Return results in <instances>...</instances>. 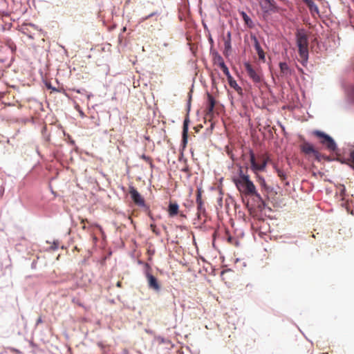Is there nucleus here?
<instances>
[{
    "mask_svg": "<svg viewBox=\"0 0 354 354\" xmlns=\"http://www.w3.org/2000/svg\"><path fill=\"white\" fill-rule=\"evenodd\" d=\"M299 55L301 59L300 63L306 66L308 60V36L305 29H298L295 33Z\"/></svg>",
    "mask_w": 354,
    "mask_h": 354,
    "instance_id": "f257e3e1",
    "label": "nucleus"
},
{
    "mask_svg": "<svg viewBox=\"0 0 354 354\" xmlns=\"http://www.w3.org/2000/svg\"><path fill=\"white\" fill-rule=\"evenodd\" d=\"M313 134L321 139L320 142L326 147V148L330 151H336L337 150V145L335 140L328 134L319 130H315Z\"/></svg>",
    "mask_w": 354,
    "mask_h": 354,
    "instance_id": "f03ea898",
    "label": "nucleus"
},
{
    "mask_svg": "<svg viewBox=\"0 0 354 354\" xmlns=\"http://www.w3.org/2000/svg\"><path fill=\"white\" fill-rule=\"evenodd\" d=\"M151 268L148 263H144V274L147 281L148 288L156 292H160L161 286L157 278L151 273Z\"/></svg>",
    "mask_w": 354,
    "mask_h": 354,
    "instance_id": "7ed1b4c3",
    "label": "nucleus"
},
{
    "mask_svg": "<svg viewBox=\"0 0 354 354\" xmlns=\"http://www.w3.org/2000/svg\"><path fill=\"white\" fill-rule=\"evenodd\" d=\"M244 68L248 77L254 84H259L263 81L261 71H256L250 62H245L244 63Z\"/></svg>",
    "mask_w": 354,
    "mask_h": 354,
    "instance_id": "20e7f679",
    "label": "nucleus"
},
{
    "mask_svg": "<svg viewBox=\"0 0 354 354\" xmlns=\"http://www.w3.org/2000/svg\"><path fill=\"white\" fill-rule=\"evenodd\" d=\"M210 53L212 55L214 64H217L221 69L223 71L225 75L230 73V71L226 66L222 56L218 53L216 50H213L212 48L210 50Z\"/></svg>",
    "mask_w": 354,
    "mask_h": 354,
    "instance_id": "39448f33",
    "label": "nucleus"
},
{
    "mask_svg": "<svg viewBox=\"0 0 354 354\" xmlns=\"http://www.w3.org/2000/svg\"><path fill=\"white\" fill-rule=\"evenodd\" d=\"M129 194L133 203L141 207L146 206L144 198L133 186L129 187Z\"/></svg>",
    "mask_w": 354,
    "mask_h": 354,
    "instance_id": "423d86ee",
    "label": "nucleus"
},
{
    "mask_svg": "<svg viewBox=\"0 0 354 354\" xmlns=\"http://www.w3.org/2000/svg\"><path fill=\"white\" fill-rule=\"evenodd\" d=\"M202 196V190L201 188L197 189L196 194V203H197V217L198 219H201V216L202 214L205 215L206 214V210L203 205V200L201 198Z\"/></svg>",
    "mask_w": 354,
    "mask_h": 354,
    "instance_id": "0eeeda50",
    "label": "nucleus"
},
{
    "mask_svg": "<svg viewBox=\"0 0 354 354\" xmlns=\"http://www.w3.org/2000/svg\"><path fill=\"white\" fill-rule=\"evenodd\" d=\"M239 178H234L233 182L234 183L236 187L239 192L242 191V187H243V181L248 180L250 179V176L248 174L243 173L242 170V167H239Z\"/></svg>",
    "mask_w": 354,
    "mask_h": 354,
    "instance_id": "6e6552de",
    "label": "nucleus"
},
{
    "mask_svg": "<svg viewBox=\"0 0 354 354\" xmlns=\"http://www.w3.org/2000/svg\"><path fill=\"white\" fill-rule=\"evenodd\" d=\"M260 6L264 13H270L276 11V3L274 0H261Z\"/></svg>",
    "mask_w": 354,
    "mask_h": 354,
    "instance_id": "1a4fd4ad",
    "label": "nucleus"
},
{
    "mask_svg": "<svg viewBox=\"0 0 354 354\" xmlns=\"http://www.w3.org/2000/svg\"><path fill=\"white\" fill-rule=\"evenodd\" d=\"M256 190V187L250 179L243 181V187L241 192H243L246 196H250Z\"/></svg>",
    "mask_w": 354,
    "mask_h": 354,
    "instance_id": "9d476101",
    "label": "nucleus"
},
{
    "mask_svg": "<svg viewBox=\"0 0 354 354\" xmlns=\"http://www.w3.org/2000/svg\"><path fill=\"white\" fill-rule=\"evenodd\" d=\"M207 104L205 109V113L207 116H212L214 113V109L216 104V100L214 97L209 93H207Z\"/></svg>",
    "mask_w": 354,
    "mask_h": 354,
    "instance_id": "9b49d317",
    "label": "nucleus"
},
{
    "mask_svg": "<svg viewBox=\"0 0 354 354\" xmlns=\"http://www.w3.org/2000/svg\"><path fill=\"white\" fill-rule=\"evenodd\" d=\"M251 39L254 41V46L259 56V59L265 61V53L262 49L261 46H260L258 39L255 35H251Z\"/></svg>",
    "mask_w": 354,
    "mask_h": 354,
    "instance_id": "f8f14e48",
    "label": "nucleus"
},
{
    "mask_svg": "<svg viewBox=\"0 0 354 354\" xmlns=\"http://www.w3.org/2000/svg\"><path fill=\"white\" fill-rule=\"evenodd\" d=\"M249 155L251 169L257 174L258 171H263V169H260L261 165L256 162L255 154L252 149H249Z\"/></svg>",
    "mask_w": 354,
    "mask_h": 354,
    "instance_id": "ddd939ff",
    "label": "nucleus"
},
{
    "mask_svg": "<svg viewBox=\"0 0 354 354\" xmlns=\"http://www.w3.org/2000/svg\"><path fill=\"white\" fill-rule=\"evenodd\" d=\"M257 182L259 183L262 191L264 192L266 194L272 192L273 188L267 185L266 182L263 176L257 174Z\"/></svg>",
    "mask_w": 354,
    "mask_h": 354,
    "instance_id": "4468645a",
    "label": "nucleus"
},
{
    "mask_svg": "<svg viewBox=\"0 0 354 354\" xmlns=\"http://www.w3.org/2000/svg\"><path fill=\"white\" fill-rule=\"evenodd\" d=\"M230 86L234 88L238 93L242 91L241 87L237 84L236 81L233 78L230 73L225 75Z\"/></svg>",
    "mask_w": 354,
    "mask_h": 354,
    "instance_id": "2eb2a0df",
    "label": "nucleus"
},
{
    "mask_svg": "<svg viewBox=\"0 0 354 354\" xmlns=\"http://www.w3.org/2000/svg\"><path fill=\"white\" fill-rule=\"evenodd\" d=\"M279 66L280 68V72L282 76H290L292 75V70L288 65V64L285 62H281L279 64Z\"/></svg>",
    "mask_w": 354,
    "mask_h": 354,
    "instance_id": "dca6fc26",
    "label": "nucleus"
},
{
    "mask_svg": "<svg viewBox=\"0 0 354 354\" xmlns=\"http://www.w3.org/2000/svg\"><path fill=\"white\" fill-rule=\"evenodd\" d=\"M306 5L308 6L309 11L312 15L319 14V8L313 0H303Z\"/></svg>",
    "mask_w": 354,
    "mask_h": 354,
    "instance_id": "f3484780",
    "label": "nucleus"
},
{
    "mask_svg": "<svg viewBox=\"0 0 354 354\" xmlns=\"http://www.w3.org/2000/svg\"><path fill=\"white\" fill-rule=\"evenodd\" d=\"M301 151L306 154L317 153L318 151L316 150L313 145L309 142H305L301 147Z\"/></svg>",
    "mask_w": 354,
    "mask_h": 354,
    "instance_id": "a211bd4d",
    "label": "nucleus"
},
{
    "mask_svg": "<svg viewBox=\"0 0 354 354\" xmlns=\"http://www.w3.org/2000/svg\"><path fill=\"white\" fill-rule=\"evenodd\" d=\"M179 206L176 203H169L168 206V213L169 216L173 217L178 214Z\"/></svg>",
    "mask_w": 354,
    "mask_h": 354,
    "instance_id": "6ab92c4d",
    "label": "nucleus"
},
{
    "mask_svg": "<svg viewBox=\"0 0 354 354\" xmlns=\"http://www.w3.org/2000/svg\"><path fill=\"white\" fill-rule=\"evenodd\" d=\"M345 91L348 100L354 104V85L350 84L347 86L345 88Z\"/></svg>",
    "mask_w": 354,
    "mask_h": 354,
    "instance_id": "aec40b11",
    "label": "nucleus"
},
{
    "mask_svg": "<svg viewBox=\"0 0 354 354\" xmlns=\"http://www.w3.org/2000/svg\"><path fill=\"white\" fill-rule=\"evenodd\" d=\"M241 16L242 17L245 24L250 28H252L254 26L253 21L251 18L247 15V13L244 11L241 12Z\"/></svg>",
    "mask_w": 354,
    "mask_h": 354,
    "instance_id": "412c9836",
    "label": "nucleus"
},
{
    "mask_svg": "<svg viewBox=\"0 0 354 354\" xmlns=\"http://www.w3.org/2000/svg\"><path fill=\"white\" fill-rule=\"evenodd\" d=\"M231 49H232L231 41H229V39H224L223 55L225 57H228L230 55Z\"/></svg>",
    "mask_w": 354,
    "mask_h": 354,
    "instance_id": "4be33fe9",
    "label": "nucleus"
},
{
    "mask_svg": "<svg viewBox=\"0 0 354 354\" xmlns=\"http://www.w3.org/2000/svg\"><path fill=\"white\" fill-rule=\"evenodd\" d=\"M5 44L8 48L10 49L12 53H15L16 52L17 46L10 38H7L6 39Z\"/></svg>",
    "mask_w": 354,
    "mask_h": 354,
    "instance_id": "5701e85b",
    "label": "nucleus"
},
{
    "mask_svg": "<svg viewBox=\"0 0 354 354\" xmlns=\"http://www.w3.org/2000/svg\"><path fill=\"white\" fill-rule=\"evenodd\" d=\"M188 141V133H182V140H181V144L180 146L183 149H184L187 144Z\"/></svg>",
    "mask_w": 354,
    "mask_h": 354,
    "instance_id": "b1692460",
    "label": "nucleus"
},
{
    "mask_svg": "<svg viewBox=\"0 0 354 354\" xmlns=\"http://www.w3.org/2000/svg\"><path fill=\"white\" fill-rule=\"evenodd\" d=\"M189 123V118L187 117L185 118V120L183 121L182 133H188Z\"/></svg>",
    "mask_w": 354,
    "mask_h": 354,
    "instance_id": "393cba45",
    "label": "nucleus"
},
{
    "mask_svg": "<svg viewBox=\"0 0 354 354\" xmlns=\"http://www.w3.org/2000/svg\"><path fill=\"white\" fill-rule=\"evenodd\" d=\"M276 171L277 173L278 176L281 178V180L285 181L287 179V175L284 171L281 169H277Z\"/></svg>",
    "mask_w": 354,
    "mask_h": 354,
    "instance_id": "a878e982",
    "label": "nucleus"
},
{
    "mask_svg": "<svg viewBox=\"0 0 354 354\" xmlns=\"http://www.w3.org/2000/svg\"><path fill=\"white\" fill-rule=\"evenodd\" d=\"M251 196L255 197V198L254 200L257 203H259V202H262V200L263 199V198L261 196V194L257 190L254 192V193L252 194V195Z\"/></svg>",
    "mask_w": 354,
    "mask_h": 354,
    "instance_id": "bb28decb",
    "label": "nucleus"
},
{
    "mask_svg": "<svg viewBox=\"0 0 354 354\" xmlns=\"http://www.w3.org/2000/svg\"><path fill=\"white\" fill-rule=\"evenodd\" d=\"M348 166L354 170V150L350 153V164Z\"/></svg>",
    "mask_w": 354,
    "mask_h": 354,
    "instance_id": "cd10ccee",
    "label": "nucleus"
},
{
    "mask_svg": "<svg viewBox=\"0 0 354 354\" xmlns=\"http://www.w3.org/2000/svg\"><path fill=\"white\" fill-rule=\"evenodd\" d=\"M157 15H159V12H151V14H149V15L142 17L141 19V21H145V20H147V19H149V18H151L152 17L157 16Z\"/></svg>",
    "mask_w": 354,
    "mask_h": 354,
    "instance_id": "c85d7f7f",
    "label": "nucleus"
},
{
    "mask_svg": "<svg viewBox=\"0 0 354 354\" xmlns=\"http://www.w3.org/2000/svg\"><path fill=\"white\" fill-rule=\"evenodd\" d=\"M59 241H57H57H54L53 242L52 245L50 246V249L52 250H57L59 248Z\"/></svg>",
    "mask_w": 354,
    "mask_h": 354,
    "instance_id": "c756f323",
    "label": "nucleus"
},
{
    "mask_svg": "<svg viewBox=\"0 0 354 354\" xmlns=\"http://www.w3.org/2000/svg\"><path fill=\"white\" fill-rule=\"evenodd\" d=\"M140 158H142V160H145V161L149 162L151 167H153L152 162H151L150 157L146 156L145 154H142V156H140Z\"/></svg>",
    "mask_w": 354,
    "mask_h": 354,
    "instance_id": "7c9ffc66",
    "label": "nucleus"
},
{
    "mask_svg": "<svg viewBox=\"0 0 354 354\" xmlns=\"http://www.w3.org/2000/svg\"><path fill=\"white\" fill-rule=\"evenodd\" d=\"M151 230L153 233H155L156 235H160V230L156 227V225L151 224L150 225Z\"/></svg>",
    "mask_w": 354,
    "mask_h": 354,
    "instance_id": "2f4dec72",
    "label": "nucleus"
},
{
    "mask_svg": "<svg viewBox=\"0 0 354 354\" xmlns=\"http://www.w3.org/2000/svg\"><path fill=\"white\" fill-rule=\"evenodd\" d=\"M257 204H258V207L260 209H265L267 207V203L264 198L262 200V202H259Z\"/></svg>",
    "mask_w": 354,
    "mask_h": 354,
    "instance_id": "473e14b6",
    "label": "nucleus"
},
{
    "mask_svg": "<svg viewBox=\"0 0 354 354\" xmlns=\"http://www.w3.org/2000/svg\"><path fill=\"white\" fill-rule=\"evenodd\" d=\"M97 346L100 348L101 351L104 353H106V346L104 345L102 342H98Z\"/></svg>",
    "mask_w": 354,
    "mask_h": 354,
    "instance_id": "72a5a7b5",
    "label": "nucleus"
},
{
    "mask_svg": "<svg viewBox=\"0 0 354 354\" xmlns=\"http://www.w3.org/2000/svg\"><path fill=\"white\" fill-rule=\"evenodd\" d=\"M45 85H46V86L48 89H51V90H53V91H58V90H57L55 87H53V86L51 85L50 82H46Z\"/></svg>",
    "mask_w": 354,
    "mask_h": 354,
    "instance_id": "f704fd0d",
    "label": "nucleus"
},
{
    "mask_svg": "<svg viewBox=\"0 0 354 354\" xmlns=\"http://www.w3.org/2000/svg\"><path fill=\"white\" fill-rule=\"evenodd\" d=\"M314 156L315 157L316 160L318 161H320L322 158H324V156H322L319 151L317 153H313Z\"/></svg>",
    "mask_w": 354,
    "mask_h": 354,
    "instance_id": "c9c22d12",
    "label": "nucleus"
},
{
    "mask_svg": "<svg viewBox=\"0 0 354 354\" xmlns=\"http://www.w3.org/2000/svg\"><path fill=\"white\" fill-rule=\"evenodd\" d=\"M37 260L36 259H34L31 263V268L32 269H35L36 268V266H37Z\"/></svg>",
    "mask_w": 354,
    "mask_h": 354,
    "instance_id": "e433bc0d",
    "label": "nucleus"
},
{
    "mask_svg": "<svg viewBox=\"0 0 354 354\" xmlns=\"http://www.w3.org/2000/svg\"><path fill=\"white\" fill-rule=\"evenodd\" d=\"M261 165V168L260 169H263V171L266 169V165H267V162L266 161H264L263 162H262L261 164H260Z\"/></svg>",
    "mask_w": 354,
    "mask_h": 354,
    "instance_id": "4c0bfd02",
    "label": "nucleus"
},
{
    "mask_svg": "<svg viewBox=\"0 0 354 354\" xmlns=\"http://www.w3.org/2000/svg\"><path fill=\"white\" fill-rule=\"evenodd\" d=\"M340 162L342 163V164H346V165H348L350 164V160H346V159H343V160H339Z\"/></svg>",
    "mask_w": 354,
    "mask_h": 354,
    "instance_id": "58836bf2",
    "label": "nucleus"
},
{
    "mask_svg": "<svg viewBox=\"0 0 354 354\" xmlns=\"http://www.w3.org/2000/svg\"><path fill=\"white\" fill-rule=\"evenodd\" d=\"M208 41H209V44H211V46H212L214 44V40H213L211 35H209Z\"/></svg>",
    "mask_w": 354,
    "mask_h": 354,
    "instance_id": "ea45409f",
    "label": "nucleus"
},
{
    "mask_svg": "<svg viewBox=\"0 0 354 354\" xmlns=\"http://www.w3.org/2000/svg\"><path fill=\"white\" fill-rule=\"evenodd\" d=\"M43 322V320H42V318L41 317H39L37 321H36V326H38L39 324L42 323Z\"/></svg>",
    "mask_w": 354,
    "mask_h": 354,
    "instance_id": "a19ab883",
    "label": "nucleus"
},
{
    "mask_svg": "<svg viewBox=\"0 0 354 354\" xmlns=\"http://www.w3.org/2000/svg\"><path fill=\"white\" fill-rule=\"evenodd\" d=\"M224 39H229V41H231V32L230 31L227 32V36L224 38Z\"/></svg>",
    "mask_w": 354,
    "mask_h": 354,
    "instance_id": "79ce46f5",
    "label": "nucleus"
},
{
    "mask_svg": "<svg viewBox=\"0 0 354 354\" xmlns=\"http://www.w3.org/2000/svg\"><path fill=\"white\" fill-rule=\"evenodd\" d=\"M10 350L13 352L17 353V354H21V352L20 351H19L18 349L11 348Z\"/></svg>",
    "mask_w": 354,
    "mask_h": 354,
    "instance_id": "37998d69",
    "label": "nucleus"
},
{
    "mask_svg": "<svg viewBox=\"0 0 354 354\" xmlns=\"http://www.w3.org/2000/svg\"><path fill=\"white\" fill-rule=\"evenodd\" d=\"M181 171L183 172H187L189 171V167L185 166L184 168L181 169Z\"/></svg>",
    "mask_w": 354,
    "mask_h": 354,
    "instance_id": "c03bdc74",
    "label": "nucleus"
},
{
    "mask_svg": "<svg viewBox=\"0 0 354 354\" xmlns=\"http://www.w3.org/2000/svg\"><path fill=\"white\" fill-rule=\"evenodd\" d=\"M158 339L160 341L161 343H165V338L163 337H158Z\"/></svg>",
    "mask_w": 354,
    "mask_h": 354,
    "instance_id": "a18cd8bd",
    "label": "nucleus"
},
{
    "mask_svg": "<svg viewBox=\"0 0 354 354\" xmlns=\"http://www.w3.org/2000/svg\"><path fill=\"white\" fill-rule=\"evenodd\" d=\"M218 203L220 204V205H221V203H222V198H219L218 200Z\"/></svg>",
    "mask_w": 354,
    "mask_h": 354,
    "instance_id": "49530a36",
    "label": "nucleus"
},
{
    "mask_svg": "<svg viewBox=\"0 0 354 354\" xmlns=\"http://www.w3.org/2000/svg\"><path fill=\"white\" fill-rule=\"evenodd\" d=\"M70 144L72 145H75V141L73 140H70Z\"/></svg>",
    "mask_w": 354,
    "mask_h": 354,
    "instance_id": "de8ad7c7",
    "label": "nucleus"
},
{
    "mask_svg": "<svg viewBox=\"0 0 354 354\" xmlns=\"http://www.w3.org/2000/svg\"><path fill=\"white\" fill-rule=\"evenodd\" d=\"M120 286H121V282L118 281V282L117 283V286H118V287H120Z\"/></svg>",
    "mask_w": 354,
    "mask_h": 354,
    "instance_id": "09e8293b",
    "label": "nucleus"
},
{
    "mask_svg": "<svg viewBox=\"0 0 354 354\" xmlns=\"http://www.w3.org/2000/svg\"><path fill=\"white\" fill-rule=\"evenodd\" d=\"M183 153H180V158H179V160H181V158H183Z\"/></svg>",
    "mask_w": 354,
    "mask_h": 354,
    "instance_id": "8fccbe9b",
    "label": "nucleus"
},
{
    "mask_svg": "<svg viewBox=\"0 0 354 354\" xmlns=\"http://www.w3.org/2000/svg\"><path fill=\"white\" fill-rule=\"evenodd\" d=\"M80 115L83 117L84 115V113L81 111L80 112Z\"/></svg>",
    "mask_w": 354,
    "mask_h": 354,
    "instance_id": "3c124183",
    "label": "nucleus"
},
{
    "mask_svg": "<svg viewBox=\"0 0 354 354\" xmlns=\"http://www.w3.org/2000/svg\"><path fill=\"white\" fill-rule=\"evenodd\" d=\"M189 107H190V101L189 100L188 102V109H189Z\"/></svg>",
    "mask_w": 354,
    "mask_h": 354,
    "instance_id": "603ef678",
    "label": "nucleus"
},
{
    "mask_svg": "<svg viewBox=\"0 0 354 354\" xmlns=\"http://www.w3.org/2000/svg\"><path fill=\"white\" fill-rule=\"evenodd\" d=\"M285 184H286V185H289V182H288V181H286V182H285Z\"/></svg>",
    "mask_w": 354,
    "mask_h": 354,
    "instance_id": "864d4df0",
    "label": "nucleus"
},
{
    "mask_svg": "<svg viewBox=\"0 0 354 354\" xmlns=\"http://www.w3.org/2000/svg\"><path fill=\"white\" fill-rule=\"evenodd\" d=\"M125 30H126V28H125V27H124V28H122V32H124Z\"/></svg>",
    "mask_w": 354,
    "mask_h": 354,
    "instance_id": "5fc2aeb1",
    "label": "nucleus"
},
{
    "mask_svg": "<svg viewBox=\"0 0 354 354\" xmlns=\"http://www.w3.org/2000/svg\"><path fill=\"white\" fill-rule=\"evenodd\" d=\"M163 229L166 230H167V227L165 225H163Z\"/></svg>",
    "mask_w": 354,
    "mask_h": 354,
    "instance_id": "6e6d98bb",
    "label": "nucleus"
},
{
    "mask_svg": "<svg viewBox=\"0 0 354 354\" xmlns=\"http://www.w3.org/2000/svg\"><path fill=\"white\" fill-rule=\"evenodd\" d=\"M77 93H81V91L77 90Z\"/></svg>",
    "mask_w": 354,
    "mask_h": 354,
    "instance_id": "4d7b16f0",
    "label": "nucleus"
}]
</instances>
